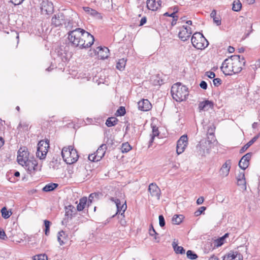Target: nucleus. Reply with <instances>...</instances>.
<instances>
[{"label": "nucleus", "mask_w": 260, "mask_h": 260, "mask_svg": "<svg viewBox=\"0 0 260 260\" xmlns=\"http://www.w3.org/2000/svg\"><path fill=\"white\" fill-rule=\"evenodd\" d=\"M68 39L73 47L80 49L90 47L94 41L92 35L80 28L70 31L68 32Z\"/></svg>", "instance_id": "nucleus-1"}, {"label": "nucleus", "mask_w": 260, "mask_h": 260, "mask_svg": "<svg viewBox=\"0 0 260 260\" xmlns=\"http://www.w3.org/2000/svg\"><path fill=\"white\" fill-rule=\"evenodd\" d=\"M171 93L173 99L177 102L184 101L188 95V88L180 83H177L172 86Z\"/></svg>", "instance_id": "nucleus-2"}, {"label": "nucleus", "mask_w": 260, "mask_h": 260, "mask_svg": "<svg viewBox=\"0 0 260 260\" xmlns=\"http://www.w3.org/2000/svg\"><path fill=\"white\" fill-rule=\"evenodd\" d=\"M73 22L67 18L63 13L59 12L54 15L51 19V25L54 27H60L63 25L68 29L73 27Z\"/></svg>", "instance_id": "nucleus-3"}, {"label": "nucleus", "mask_w": 260, "mask_h": 260, "mask_svg": "<svg viewBox=\"0 0 260 260\" xmlns=\"http://www.w3.org/2000/svg\"><path fill=\"white\" fill-rule=\"evenodd\" d=\"M61 156L63 160L70 165L76 162L79 158L77 150L72 146L64 147L62 149Z\"/></svg>", "instance_id": "nucleus-4"}, {"label": "nucleus", "mask_w": 260, "mask_h": 260, "mask_svg": "<svg viewBox=\"0 0 260 260\" xmlns=\"http://www.w3.org/2000/svg\"><path fill=\"white\" fill-rule=\"evenodd\" d=\"M191 41L193 46L197 49H204L209 45L208 41L200 32L194 33Z\"/></svg>", "instance_id": "nucleus-5"}, {"label": "nucleus", "mask_w": 260, "mask_h": 260, "mask_svg": "<svg viewBox=\"0 0 260 260\" xmlns=\"http://www.w3.org/2000/svg\"><path fill=\"white\" fill-rule=\"evenodd\" d=\"M49 140H41L38 144L36 155L40 159L45 158L49 147Z\"/></svg>", "instance_id": "nucleus-6"}, {"label": "nucleus", "mask_w": 260, "mask_h": 260, "mask_svg": "<svg viewBox=\"0 0 260 260\" xmlns=\"http://www.w3.org/2000/svg\"><path fill=\"white\" fill-rule=\"evenodd\" d=\"M212 142L210 139L201 140L196 147L197 153L201 156L209 153Z\"/></svg>", "instance_id": "nucleus-7"}, {"label": "nucleus", "mask_w": 260, "mask_h": 260, "mask_svg": "<svg viewBox=\"0 0 260 260\" xmlns=\"http://www.w3.org/2000/svg\"><path fill=\"white\" fill-rule=\"evenodd\" d=\"M231 59L233 68L232 71L234 72V74L240 72L242 70V67L245 64L244 57H242L241 59L240 55H232Z\"/></svg>", "instance_id": "nucleus-8"}, {"label": "nucleus", "mask_w": 260, "mask_h": 260, "mask_svg": "<svg viewBox=\"0 0 260 260\" xmlns=\"http://www.w3.org/2000/svg\"><path fill=\"white\" fill-rule=\"evenodd\" d=\"M29 159V153L26 147H21L18 151L17 161L21 166L26 164Z\"/></svg>", "instance_id": "nucleus-9"}, {"label": "nucleus", "mask_w": 260, "mask_h": 260, "mask_svg": "<svg viewBox=\"0 0 260 260\" xmlns=\"http://www.w3.org/2000/svg\"><path fill=\"white\" fill-rule=\"evenodd\" d=\"M110 200L113 202L116 205L117 207V212L116 214H119L120 216H122V214L124 213L127 208L126 201L124 200L120 201V200L113 197H111L110 198Z\"/></svg>", "instance_id": "nucleus-10"}, {"label": "nucleus", "mask_w": 260, "mask_h": 260, "mask_svg": "<svg viewBox=\"0 0 260 260\" xmlns=\"http://www.w3.org/2000/svg\"><path fill=\"white\" fill-rule=\"evenodd\" d=\"M188 145V138L186 135L182 136L177 141L176 152L179 155L183 153Z\"/></svg>", "instance_id": "nucleus-11"}, {"label": "nucleus", "mask_w": 260, "mask_h": 260, "mask_svg": "<svg viewBox=\"0 0 260 260\" xmlns=\"http://www.w3.org/2000/svg\"><path fill=\"white\" fill-rule=\"evenodd\" d=\"M233 68L231 57L225 59L222 64L221 70L225 75H231L234 74L232 71Z\"/></svg>", "instance_id": "nucleus-12"}, {"label": "nucleus", "mask_w": 260, "mask_h": 260, "mask_svg": "<svg viewBox=\"0 0 260 260\" xmlns=\"http://www.w3.org/2000/svg\"><path fill=\"white\" fill-rule=\"evenodd\" d=\"M191 34L192 29L191 27L187 25H183L180 28L178 36L182 41L185 42L189 38Z\"/></svg>", "instance_id": "nucleus-13"}, {"label": "nucleus", "mask_w": 260, "mask_h": 260, "mask_svg": "<svg viewBox=\"0 0 260 260\" xmlns=\"http://www.w3.org/2000/svg\"><path fill=\"white\" fill-rule=\"evenodd\" d=\"M22 166L25 167V169L27 170L30 173L40 170V169L38 168L37 160L34 157H30L26 161V164Z\"/></svg>", "instance_id": "nucleus-14"}, {"label": "nucleus", "mask_w": 260, "mask_h": 260, "mask_svg": "<svg viewBox=\"0 0 260 260\" xmlns=\"http://www.w3.org/2000/svg\"><path fill=\"white\" fill-rule=\"evenodd\" d=\"M148 191L152 197L156 198L157 200L160 199L161 191L155 183H152L150 184Z\"/></svg>", "instance_id": "nucleus-15"}, {"label": "nucleus", "mask_w": 260, "mask_h": 260, "mask_svg": "<svg viewBox=\"0 0 260 260\" xmlns=\"http://www.w3.org/2000/svg\"><path fill=\"white\" fill-rule=\"evenodd\" d=\"M41 9L43 13L49 14L53 12L54 6L51 1H42Z\"/></svg>", "instance_id": "nucleus-16"}, {"label": "nucleus", "mask_w": 260, "mask_h": 260, "mask_svg": "<svg viewBox=\"0 0 260 260\" xmlns=\"http://www.w3.org/2000/svg\"><path fill=\"white\" fill-rule=\"evenodd\" d=\"M223 260H243V255L237 251H230L223 256Z\"/></svg>", "instance_id": "nucleus-17"}, {"label": "nucleus", "mask_w": 260, "mask_h": 260, "mask_svg": "<svg viewBox=\"0 0 260 260\" xmlns=\"http://www.w3.org/2000/svg\"><path fill=\"white\" fill-rule=\"evenodd\" d=\"M231 161L228 160L222 165L219 170V174L222 177L228 176L231 168Z\"/></svg>", "instance_id": "nucleus-18"}, {"label": "nucleus", "mask_w": 260, "mask_h": 260, "mask_svg": "<svg viewBox=\"0 0 260 260\" xmlns=\"http://www.w3.org/2000/svg\"><path fill=\"white\" fill-rule=\"evenodd\" d=\"M109 49L107 47H98L95 50V53L101 59L107 58L109 56Z\"/></svg>", "instance_id": "nucleus-19"}, {"label": "nucleus", "mask_w": 260, "mask_h": 260, "mask_svg": "<svg viewBox=\"0 0 260 260\" xmlns=\"http://www.w3.org/2000/svg\"><path fill=\"white\" fill-rule=\"evenodd\" d=\"M214 106V104L212 102L209 100H205L203 102H200L199 104V109L200 111H208L210 109H212Z\"/></svg>", "instance_id": "nucleus-20"}, {"label": "nucleus", "mask_w": 260, "mask_h": 260, "mask_svg": "<svg viewBox=\"0 0 260 260\" xmlns=\"http://www.w3.org/2000/svg\"><path fill=\"white\" fill-rule=\"evenodd\" d=\"M138 107L139 110L143 111H147L151 108V104L146 99H143L138 103Z\"/></svg>", "instance_id": "nucleus-21"}, {"label": "nucleus", "mask_w": 260, "mask_h": 260, "mask_svg": "<svg viewBox=\"0 0 260 260\" xmlns=\"http://www.w3.org/2000/svg\"><path fill=\"white\" fill-rule=\"evenodd\" d=\"M76 209L74 206L70 205L65 207V216L68 218L72 217L76 214Z\"/></svg>", "instance_id": "nucleus-22"}, {"label": "nucleus", "mask_w": 260, "mask_h": 260, "mask_svg": "<svg viewBox=\"0 0 260 260\" xmlns=\"http://www.w3.org/2000/svg\"><path fill=\"white\" fill-rule=\"evenodd\" d=\"M161 1H147V7L151 11H156L161 6Z\"/></svg>", "instance_id": "nucleus-23"}, {"label": "nucleus", "mask_w": 260, "mask_h": 260, "mask_svg": "<svg viewBox=\"0 0 260 260\" xmlns=\"http://www.w3.org/2000/svg\"><path fill=\"white\" fill-rule=\"evenodd\" d=\"M107 149V146L106 144H102L98 149L96 152L95 153L97 159L100 160L102 157L104 156L106 150Z\"/></svg>", "instance_id": "nucleus-24"}, {"label": "nucleus", "mask_w": 260, "mask_h": 260, "mask_svg": "<svg viewBox=\"0 0 260 260\" xmlns=\"http://www.w3.org/2000/svg\"><path fill=\"white\" fill-rule=\"evenodd\" d=\"M83 10L88 14L90 15L91 16L98 18V19H101L102 16L100 13L98 12L96 10H93L92 9H91L89 7H83Z\"/></svg>", "instance_id": "nucleus-25"}, {"label": "nucleus", "mask_w": 260, "mask_h": 260, "mask_svg": "<svg viewBox=\"0 0 260 260\" xmlns=\"http://www.w3.org/2000/svg\"><path fill=\"white\" fill-rule=\"evenodd\" d=\"M67 240V235L63 231L59 232L57 234V241L60 245H63Z\"/></svg>", "instance_id": "nucleus-26"}, {"label": "nucleus", "mask_w": 260, "mask_h": 260, "mask_svg": "<svg viewBox=\"0 0 260 260\" xmlns=\"http://www.w3.org/2000/svg\"><path fill=\"white\" fill-rule=\"evenodd\" d=\"M172 246L173 248L175 251V252L177 254H184L185 253V249L182 246H178L177 242L175 240L173 241L172 242Z\"/></svg>", "instance_id": "nucleus-27"}, {"label": "nucleus", "mask_w": 260, "mask_h": 260, "mask_svg": "<svg viewBox=\"0 0 260 260\" xmlns=\"http://www.w3.org/2000/svg\"><path fill=\"white\" fill-rule=\"evenodd\" d=\"M87 202V199L86 197H83L79 200V203L77 205V209L79 211H82Z\"/></svg>", "instance_id": "nucleus-28"}, {"label": "nucleus", "mask_w": 260, "mask_h": 260, "mask_svg": "<svg viewBox=\"0 0 260 260\" xmlns=\"http://www.w3.org/2000/svg\"><path fill=\"white\" fill-rule=\"evenodd\" d=\"M258 137H254L251 140L246 143L240 150V152L242 153L246 151L250 146H251L257 139Z\"/></svg>", "instance_id": "nucleus-29"}, {"label": "nucleus", "mask_w": 260, "mask_h": 260, "mask_svg": "<svg viewBox=\"0 0 260 260\" xmlns=\"http://www.w3.org/2000/svg\"><path fill=\"white\" fill-rule=\"evenodd\" d=\"M126 60L122 58L121 59H119L117 62L116 68L117 69L120 71H123L125 67Z\"/></svg>", "instance_id": "nucleus-30"}, {"label": "nucleus", "mask_w": 260, "mask_h": 260, "mask_svg": "<svg viewBox=\"0 0 260 260\" xmlns=\"http://www.w3.org/2000/svg\"><path fill=\"white\" fill-rule=\"evenodd\" d=\"M159 132L158 131V129L157 127L153 126L152 128V134L150 135L151 138L149 142V146L148 147H150L152 143L153 142L154 139L155 137L158 136Z\"/></svg>", "instance_id": "nucleus-31"}, {"label": "nucleus", "mask_w": 260, "mask_h": 260, "mask_svg": "<svg viewBox=\"0 0 260 260\" xmlns=\"http://www.w3.org/2000/svg\"><path fill=\"white\" fill-rule=\"evenodd\" d=\"M56 183H51L46 185L43 188V190L45 192H48L53 190L58 186Z\"/></svg>", "instance_id": "nucleus-32"}, {"label": "nucleus", "mask_w": 260, "mask_h": 260, "mask_svg": "<svg viewBox=\"0 0 260 260\" xmlns=\"http://www.w3.org/2000/svg\"><path fill=\"white\" fill-rule=\"evenodd\" d=\"M118 122V120L115 117H109L107 119L106 122V124L108 127H111L115 125Z\"/></svg>", "instance_id": "nucleus-33"}, {"label": "nucleus", "mask_w": 260, "mask_h": 260, "mask_svg": "<svg viewBox=\"0 0 260 260\" xmlns=\"http://www.w3.org/2000/svg\"><path fill=\"white\" fill-rule=\"evenodd\" d=\"M1 213L2 217L5 219L9 218L12 214L11 211H8L6 207L2 209Z\"/></svg>", "instance_id": "nucleus-34"}, {"label": "nucleus", "mask_w": 260, "mask_h": 260, "mask_svg": "<svg viewBox=\"0 0 260 260\" xmlns=\"http://www.w3.org/2000/svg\"><path fill=\"white\" fill-rule=\"evenodd\" d=\"M229 236V234L226 233L222 237L219 238V239H217L215 241V245L217 247L221 246L223 243L224 240L226 238H227Z\"/></svg>", "instance_id": "nucleus-35"}, {"label": "nucleus", "mask_w": 260, "mask_h": 260, "mask_svg": "<svg viewBox=\"0 0 260 260\" xmlns=\"http://www.w3.org/2000/svg\"><path fill=\"white\" fill-rule=\"evenodd\" d=\"M215 127L210 126L207 132L208 139H210L211 141H215V137L214 135Z\"/></svg>", "instance_id": "nucleus-36"}, {"label": "nucleus", "mask_w": 260, "mask_h": 260, "mask_svg": "<svg viewBox=\"0 0 260 260\" xmlns=\"http://www.w3.org/2000/svg\"><path fill=\"white\" fill-rule=\"evenodd\" d=\"M182 215H175L172 218V223L174 224H179L182 222Z\"/></svg>", "instance_id": "nucleus-37"}, {"label": "nucleus", "mask_w": 260, "mask_h": 260, "mask_svg": "<svg viewBox=\"0 0 260 260\" xmlns=\"http://www.w3.org/2000/svg\"><path fill=\"white\" fill-rule=\"evenodd\" d=\"M242 8V4L240 1H233L232 9L234 11L238 12Z\"/></svg>", "instance_id": "nucleus-38"}, {"label": "nucleus", "mask_w": 260, "mask_h": 260, "mask_svg": "<svg viewBox=\"0 0 260 260\" xmlns=\"http://www.w3.org/2000/svg\"><path fill=\"white\" fill-rule=\"evenodd\" d=\"M249 162L242 157L239 162V166L243 170H245L249 166Z\"/></svg>", "instance_id": "nucleus-39"}, {"label": "nucleus", "mask_w": 260, "mask_h": 260, "mask_svg": "<svg viewBox=\"0 0 260 260\" xmlns=\"http://www.w3.org/2000/svg\"><path fill=\"white\" fill-rule=\"evenodd\" d=\"M132 147L131 145L127 143H124L122 144L121 150L122 153H126L131 150Z\"/></svg>", "instance_id": "nucleus-40"}, {"label": "nucleus", "mask_w": 260, "mask_h": 260, "mask_svg": "<svg viewBox=\"0 0 260 260\" xmlns=\"http://www.w3.org/2000/svg\"><path fill=\"white\" fill-rule=\"evenodd\" d=\"M33 260H48V257L45 254H40L35 255Z\"/></svg>", "instance_id": "nucleus-41"}, {"label": "nucleus", "mask_w": 260, "mask_h": 260, "mask_svg": "<svg viewBox=\"0 0 260 260\" xmlns=\"http://www.w3.org/2000/svg\"><path fill=\"white\" fill-rule=\"evenodd\" d=\"M187 257L190 259H196L198 257L197 254L191 250H188L186 252Z\"/></svg>", "instance_id": "nucleus-42"}, {"label": "nucleus", "mask_w": 260, "mask_h": 260, "mask_svg": "<svg viewBox=\"0 0 260 260\" xmlns=\"http://www.w3.org/2000/svg\"><path fill=\"white\" fill-rule=\"evenodd\" d=\"M125 114V109L124 107L121 106L120 108L117 110L116 112V115L117 116H123Z\"/></svg>", "instance_id": "nucleus-43"}, {"label": "nucleus", "mask_w": 260, "mask_h": 260, "mask_svg": "<svg viewBox=\"0 0 260 260\" xmlns=\"http://www.w3.org/2000/svg\"><path fill=\"white\" fill-rule=\"evenodd\" d=\"M237 184L239 186H241L242 188L246 189V181L245 178L244 179H239L237 180Z\"/></svg>", "instance_id": "nucleus-44"}, {"label": "nucleus", "mask_w": 260, "mask_h": 260, "mask_svg": "<svg viewBox=\"0 0 260 260\" xmlns=\"http://www.w3.org/2000/svg\"><path fill=\"white\" fill-rule=\"evenodd\" d=\"M98 196H99L98 194L96 193H92L89 195V198H88V200L87 201L88 206H89L90 205V204H91L94 198H98Z\"/></svg>", "instance_id": "nucleus-45"}, {"label": "nucleus", "mask_w": 260, "mask_h": 260, "mask_svg": "<svg viewBox=\"0 0 260 260\" xmlns=\"http://www.w3.org/2000/svg\"><path fill=\"white\" fill-rule=\"evenodd\" d=\"M51 222L47 220H44V225L45 226V235H48L49 233L50 225Z\"/></svg>", "instance_id": "nucleus-46"}, {"label": "nucleus", "mask_w": 260, "mask_h": 260, "mask_svg": "<svg viewBox=\"0 0 260 260\" xmlns=\"http://www.w3.org/2000/svg\"><path fill=\"white\" fill-rule=\"evenodd\" d=\"M206 209V207L204 206H202L199 208L198 210H197L194 212V215L196 216H198L200 215L201 214H202Z\"/></svg>", "instance_id": "nucleus-47"}, {"label": "nucleus", "mask_w": 260, "mask_h": 260, "mask_svg": "<svg viewBox=\"0 0 260 260\" xmlns=\"http://www.w3.org/2000/svg\"><path fill=\"white\" fill-rule=\"evenodd\" d=\"M158 219H159V224L161 228L164 227L166 223H165V218H164L163 215H159Z\"/></svg>", "instance_id": "nucleus-48"}, {"label": "nucleus", "mask_w": 260, "mask_h": 260, "mask_svg": "<svg viewBox=\"0 0 260 260\" xmlns=\"http://www.w3.org/2000/svg\"><path fill=\"white\" fill-rule=\"evenodd\" d=\"M149 234L151 236H155V239H156V236L157 235V233L155 232V230L154 229L152 225H151V227L149 229Z\"/></svg>", "instance_id": "nucleus-49"}, {"label": "nucleus", "mask_w": 260, "mask_h": 260, "mask_svg": "<svg viewBox=\"0 0 260 260\" xmlns=\"http://www.w3.org/2000/svg\"><path fill=\"white\" fill-rule=\"evenodd\" d=\"M214 22L217 25H221V18L219 16H216L213 18Z\"/></svg>", "instance_id": "nucleus-50"}, {"label": "nucleus", "mask_w": 260, "mask_h": 260, "mask_svg": "<svg viewBox=\"0 0 260 260\" xmlns=\"http://www.w3.org/2000/svg\"><path fill=\"white\" fill-rule=\"evenodd\" d=\"M88 159H89V160L92 161H99V159H97L95 153H93V154H89V156H88Z\"/></svg>", "instance_id": "nucleus-51"}, {"label": "nucleus", "mask_w": 260, "mask_h": 260, "mask_svg": "<svg viewBox=\"0 0 260 260\" xmlns=\"http://www.w3.org/2000/svg\"><path fill=\"white\" fill-rule=\"evenodd\" d=\"M0 239L2 240H6L7 239V236L5 231L2 229H0Z\"/></svg>", "instance_id": "nucleus-52"}, {"label": "nucleus", "mask_w": 260, "mask_h": 260, "mask_svg": "<svg viewBox=\"0 0 260 260\" xmlns=\"http://www.w3.org/2000/svg\"><path fill=\"white\" fill-rule=\"evenodd\" d=\"M213 84L215 86H218L219 85L221 84V80L220 78H214L213 79Z\"/></svg>", "instance_id": "nucleus-53"}, {"label": "nucleus", "mask_w": 260, "mask_h": 260, "mask_svg": "<svg viewBox=\"0 0 260 260\" xmlns=\"http://www.w3.org/2000/svg\"><path fill=\"white\" fill-rule=\"evenodd\" d=\"M251 156H252V153L249 152V153H247V154H246L245 155H244L242 157V158L249 162Z\"/></svg>", "instance_id": "nucleus-54"}, {"label": "nucleus", "mask_w": 260, "mask_h": 260, "mask_svg": "<svg viewBox=\"0 0 260 260\" xmlns=\"http://www.w3.org/2000/svg\"><path fill=\"white\" fill-rule=\"evenodd\" d=\"M206 75L209 78H214L215 76V74L213 72L208 71L206 72Z\"/></svg>", "instance_id": "nucleus-55"}, {"label": "nucleus", "mask_w": 260, "mask_h": 260, "mask_svg": "<svg viewBox=\"0 0 260 260\" xmlns=\"http://www.w3.org/2000/svg\"><path fill=\"white\" fill-rule=\"evenodd\" d=\"M121 218H120V219L119 220V223L121 225L125 226V225L126 224V221L125 219L124 218V216L123 215V214H122V216H121Z\"/></svg>", "instance_id": "nucleus-56"}, {"label": "nucleus", "mask_w": 260, "mask_h": 260, "mask_svg": "<svg viewBox=\"0 0 260 260\" xmlns=\"http://www.w3.org/2000/svg\"><path fill=\"white\" fill-rule=\"evenodd\" d=\"M200 86L203 89H206L207 88V84L205 81H202L200 84Z\"/></svg>", "instance_id": "nucleus-57"}, {"label": "nucleus", "mask_w": 260, "mask_h": 260, "mask_svg": "<svg viewBox=\"0 0 260 260\" xmlns=\"http://www.w3.org/2000/svg\"><path fill=\"white\" fill-rule=\"evenodd\" d=\"M147 19L146 17H143L140 20V26H142L146 23Z\"/></svg>", "instance_id": "nucleus-58"}, {"label": "nucleus", "mask_w": 260, "mask_h": 260, "mask_svg": "<svg viewBox=\"0 0 260 260\" xmlns=\"http://www.w3.org/2000/svg\"><path fill=\"white\" fill-rule=\"evenodd\" d=\"M204 201V199L203 197H201L199 198L197 201V204L198 205H201L202 204Z\"/></svg>", "instance_id": "nucleus-59"}, {"label": "nucleus", "mask_w": 260, "mask_h": 260, "mask_svg": "<svg viewBox=\"0 0 260 260\" xmlns=\"http://www.w3.org/2000/svg\"><path fill=\"white\" fill-rule=\"evenodd\" d=\"M254 66L255 68L253 67V69L255 70V69H256L257 68L260 67V60H258L256 61L255 64L254 65H253L252 66Z\"/></svg>", "instance_id": "nucleus-60"}, {"label": "nucleus", "mask_w": 260, "mask_h": 260, "mask_svg": "<svg viewBox=\"0 0 260 260\" xmlns=\"http://www.w3.org/2000/svg\"><path fill=\"white\" fill-rule=\"evenodd\" d=\"M245 178V175L244 173H240L238 177H237V180L239 179H244Z\"/></svg>", "instance_id": "nucleus-61"}, {"label": "nucleus", "mask_w": 260, "mask_h": 260, "mask_svg": "<svg viewBox=\"0 0 260 260\" xmlns=\"http://www.w3.org/2000/svg\"><path fill=\"white\" fill-rule=\"evenodd\" d=\"M210 16L212 18L216 16V11L215 10H213L210 14Z\"/></svg>", "instance_id": "nucleus-62"}, {"label": "nucleus", "mask_w": 260, "mask_h": 260, "mask_svg": "<svg viewBox=\"0 0 260 260\" xmlns=\"http://www.w3.org/2000/svg\"><path fill=\"white\" fill-rule=\"evenodd\" d=\"M170 17H171L173 18V19H177L178 17L176 15L175 12H172L170 13Z\"/></svg>", "instance_id": "nucleus-63"}, {"label": "nucleus", "mask_w": 260, "mask_h": 260, "mask_svg": "<svg viewBox=\"0 0 260 260\" xmlns=\"http://www.w3.org/2000/svg\"><path fill=\"white\" fill-rule=\"evenodd\" d=\"M209 260H218V258H217V256H211L209 259Z\"/></svg>", "instance_id": "nucleus-64"}]
</instances>
